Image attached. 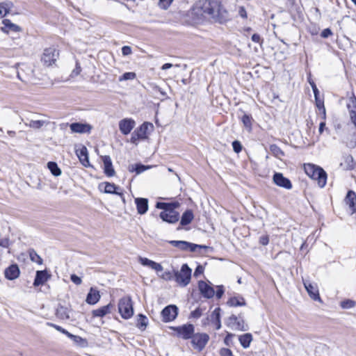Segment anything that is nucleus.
I'll list each match as a JSON object with an SVG mask.
<instances>
[{"instance_id":"6e6d98bb","label":"nucleus","mask_w":356,"mask_h":356,"mask_svg":"<svg viewBox=\"0 0 356 356\" xmlns=\"http://www.w3.org/2000/svg\"><path fill=\"white\" fill-rule=\"evenodd\" d=\"M332 35V32L331 29L329 28L325 29L321 32V37L323 38H327Z\"/></svg>"},{"instance_id":"f704fd0d","label":"nucleus","mask_w":356,"mask_h":356,"mask_svg":"<svg viewBox=\"0 0 356 356\" xmlns=\"http://www.w3.org/2000/svg\"><path fill=\"white\" fill-rule=\"evenodd\" d=\"M13 6V3L10 1L2 2L0 3V17L6 16Z\"/></svg>"},{"instance_id":"864d4df0","label":"nucleus","mask_w":356,"mask_h":356,"mask_svg":"<svg viewBox=\"0 0 356 356\" xmlns=\"http://www.w3.org/2000/svg\"><path fill=\"white\" fill-rule=\"evenodd\" d=\"M81 66H80L79 63L76 61V67L72 70L71 76H76L79 75L81 73Z\"/></svg>"},{"instance_id":"20e7f679","label":"nucleus","mask_w":356,"mask_h":356,"mask_svg":"<svg viewBox=\"0 0 356 356\" xmlns=\"http://www.w3.org/2000/svg\"><path fill=\"white\" fill-rule=\"evenodd\" d=\"M191 272L188 264H184L180 270H174L175 280L180 286L185 287L190 283Z\"/></svg>"},{"instance_id":"9b49d317","label":"nucleus","mask_w":356,"mask_h":356,"mask_svg":"<svg viewBox=\"0 0 356 356\" xmlns=\"http://www.w3.org/2000/svg\"><path fill=\"white\" fill-rule=\"evenodd\" d=\"M226 325L236 330L245 331L248 330V326L245 325L243 320L238 319L237 316L234 314L227 318Z\"/></svg>"},{"instance_id":"dca6fc26","label":"nucleus","mask_w":356,"mask_h":356,"mask_svg":"<svg viewBox=\"0 0 356 356\" xmlns=\"http://www.w3.org/2000/svg\"><path fill=\"white\" fill-rule=\"evenodd\" d=\"M135 121L131 118H125L120 121L119 129L124 135L129 134L135 127Z\"/></svg>"},{"instance_id":"c756f323","label":"nucleus","mask_w":356,"mask_h":356,"mask_svg":"<svg viewBox=\"0 0 356 356\" xmlns=\"http://www.w3.org/2000/svg\"><path fill=\"white\" fill-rule=\"evenodd\" d=\"M49 124V122L47 120H31L29 121V123H25V125L26 127H29L30 128L34 129H40L41 127H42L44 125H47Z\"/></svg>"},{"instance_id":"4be33fe9","label":"nucleus","mask_w":356,"mask_h":356,"mask_svg":"<svg viewBox=\"0 0 356 356\" xmlns=\"http://www.w3.org/2000/svg\"><path fill=\"white\" fill-rule=\"evenodd\" d=\"M137 211L139 214H145L148 210V200L143 197H137L135 199Z\"/></svg>"},{"instance_id":"c9c22d12","label":"nucleus","mask_w":356,"mask_h":356,"mask_svg":"<svg viewBox=\"0 0 356 356\" xmlns=\"http://www.w3.org/2000/svg\"><path fill=\"white\" fill-rule=\"evenodd\" d=\"M227 305L230 307L243 306L245 305V302L243 298L233 297L227 301Z\"/></svg>"},{"instance_id":"a878e982","label":"nucleus","mask_w":356,"mask_h":356,"mask_svg":"<svg viewBox=\"0 0 356 356\" xmlns=\"http://www.w3.org/2000/svg\"><path fill=\"white\" fill-rule=\"evenodd\" d=\"M139 261L143 266H149L157 272L163 270V266L160 264L152 261L147 258L139 257Z\"/></svg>"},{"instance_id":"5701e85b","label":"nucleus","mask_w":356,"mask_h":356,"mask_svg":"<svg viewBox=\"0 0 356 356\" xmlns=\"http://www.w3.org/2000/svg\"><path fill=\"white\" fill-rule=\"evenodd\" d=\"M100 298L99 291L97 289L91 287L87 295L86 301L89 305H95L99 302Z\"/></svg>"},{"instance_id":"412c9836","label":"nucleus","mask_w":356,"mask_h":356,"mask_svg":"<svg viewBox=\"0 0 356 356\" xmlns=\"http://www.w3.org/2000/svg\"><path fill=\"white\" fill-rule=\"evenodd\" d=\"M102 161L104 163V171L106 176L113 177L115 175V170L113 167L112 161L109 156H102Z\"/></svg>"},{"instance_id":"aec40b11","label":"nucleus","mask_w":356,"mask_h":356,"mask_svg":"<svg viewBox=\"0 0 356 356\" xmlns=\"http://www.w3.org/2000/svg\"><path fill=\"white\" fill-rule=\"evenodd\" d=\"M20 271L17 264H12L6 268L4 274L6 278L10 280H13L17 278L19 275Z\"/></svg>"},{"instance_id":"5fc2aeb1","label":"nucleus","mask_w":356,"mask_h":356,"mask_svg":"<svg viewBox=\"0 0 356 356\" xmlns=\"http://www.w3.org/2000/svg\"><path fill=\"white\" fill-rule=\"evenodd\" d=\"M309 84L311 85V86L312 88L315 99H316V100H317V96H318V90L317 88V86L315 84V83L314 81H311L309 79Z\"/></svg>"},{"instance_id":"4c0bfd02","label":"nucleus","mask_w":356,"mask_h":356,"mask_svg":"<svg viewBox=\"0 0 356 356\" xmlns=\"http://www.w3.org/2000/svg\"><path fill=\"white\" fill-rule=\"evenodd\" d=\"M47 166L53 175L56 176V177L60 175L61 170L58 168L56 163L50 161L47 163Z\"/></svg>"},{"instance_id":"ddd939ff","label":"nucleus","mask_w":356,"mask_h":356,"mask_svg":"<svg viewBox=\"0 0 356 356\" xmlns=\"http://www.w3.org/2000/svg\"><path fill=\"white\" fill-rule=\"evenodd\" d=\"M70 127L72 133L77 134H90L92 129V127L90 124L81 122L72 123Z\"/></svg>"},{"instance_id":"423d86ee","label":"nucleus","mask_w":356,"mask_h":356,"mask_svg":"<svg viewBox=\"0 0 356 356\" xmlns=\"http://www.w3.org/2000/svg\"><path fill=\"white\" fill-rule=\"evenodd\" d=\"M59 58V51L54 47L44 49L41 56V61L44 65L49 67L53 65Z\"/></svg>"},{"instance_id":"2eb2a0df","label":"nucleus","mask_w":356,"mask_h":356,"mask_svg":"<svg viewBox=\"0 0 356 356\" xmlns=\"http://www.w3.org/2000/svg\"><path fill=\"white\" fill-rule=\"evenodd\" d=\"M346 106L350 120L356 129V97L355 96L349 98Z\"/></svg>"},{"instance_id":"7c9ffc66","label":"nucleus","mask_w":356,"mask_h":356,"mask_svg":"<svg viewBox=\"0 0 356 356\" xmlns=\"http://www.w3.org/2000/svg\"><path fill=\"white\" fill-rule=\"evenodd\" d=\"M149 127L152 128V124L149 122H144L135 131L138 133V136L141 137V139H145L147 138Z\"/></svg>"},{"instance_id":"0e129e2a","label":"nucleus","mask_w":356,"mask_h":356,"mask_svg":"<svg viewBox=\"0 0 356 356\" xmlns=\"http://www.w3.org/2000/svg\"><path fill=\"white\" fill-rule=\"evenodd\" d=\"M223 293H224V289H223L222 286H218V289H217V291L216 292V298L218 299L221 298V297L222 296Z\"/></svg>"},{"instance_id":"473e14b6","label":"nucleus","mask_w":356,"mask_h":356,"mask_svg":"<svg viewBox=\"0 0 356 356\" xmlns=\"http://www.w3.org/2000/svg\"><path fill=\"white\" fill-rule=\"evenodd\" d=\"M56 315L58 318L61 320H67L70 318L67 308L62 305H59L56 309Z\"/></svg>"},{"instance_id":"ea45409f","label":"nucleus","mask_w":356,"mask_h":356,"mask_svg":"<svg viewBox=\"0 0 356 356\" xmlns=\"http://www.w3.org/2000/svg\"><path fill=\"white\" fill-rule=\"evenodd\" d=\"M270 150L273 154V155L278 159H280L284 155L283 151L275 144L271 145L270 146Z\"/></svg>"},{"instance_id":"58836bf2","label":"nucleus","mask_w":356,"mask_h":356,"mask_svg":"<svg viewBox=\"0 0 356 356\" xmlns=\"http://www.w3.org/2000/svg\"><path fill=\"white\" fill-rule=\"evenodd\" d=\"M147 318L143 314H138L137 316V327L144 330L147 325Z\"/></svg>"},{"instance_id":"3c124183","label":"nucleus","mask_w":356,"mask_h":356,"mask_svg":"<svg viewBox=\"0 0 356 356\" xmlns=\"http://www.w3.org/2000/svg\"><path fill=\"white\" fill-rule=\"evenodd\" d=\"M71 281L76 285H80L82 283L81 278L75 274H72L70 276Z\"/></svg>"},{"instance_id":"bb28decb","label":"nucleus","mask_w":356,"mask_h":356,"mask_svg":"<svg viewBox=\"0 0 356 356\" xmlns=\"http://www.w3.org/2000/svg\"><path fill=\"white\" fill-rule=\"evenodd\" d=\"M113 307L111 303L108 304L107 305L103 306L100 308L95 309L92 312V314L93 317H103L108 314H110L111 312V309Z\"/></svg>"},{"instance_id":"2f4dec72","label":"nucleus","mask_w":356,"mask_h":356,"mask_svg":"<svg viewBox=\"0 0 356 356\" xmlns=\"http://www.w3.org/2000/svg\"><path fill=\"white\" fill-rule=\"evenodd\" d=\"M193 217V211L191 210H186L181 216L180 224L182 226L190 224Z\"/></svg>"},{"instance_id":"f03ea898","label":"nucleus","mask_w":356,"mask_h":356,"mask_svg":"<svg viewBox=\"0 0 356 356\" xmlns=\"http://www.w3.org/2000/svg\"><path fill=\"white\" fill-rule=\"evenodd\" d=\"M179 207V203L177 202H157L156 207L157 209H163L159 214L160 218L165 222L168 223H175L179 220V213L175 210Z\"/></svg>"},{"instance_id":"f257e3e1","label":"nucleus","mask_w":356,"mask_h":356,"mask_svg":"<svg viewBox=\"0 0 356 356\" xmlns=\"http://www.w3.org/2000/svg\"><path fill=\"white\" fill-rule=\"evenodd\" d=\"M195 9L217 20L222 18L226 13L219 0H199L195 3Z\"/></svg>"},{"instance_id":"7ed1b4c3","label":"nucleus","mask_w":356,"mask_h":356,"mask_svg":"<svg viewBox=\"0 0 356 356\" xmlns=\"http://www.w3.org/2000/svg\"><path fill=\"white\" fill-rule=\"evenodd\" d=\"M305 171L306 174L312 179L316 180L320 187L325 186L327 181V173L321 167L314 164L308 163L305 165Z\"/></svg>"},{"instance_id":"c03bdc74","label":"nucleus","mask_w":356,"mask_h":356,"mask_svg":"<svg viewBox=\"0 0 356 356\" xmlns=\"http://www.w3.org/2000/svg\"><path fill=\"white\" fill-rule=\"evenodd\" d=\"M242 122L244 126L249 130L252 128V117L249 115L245 114L242 117Z\"/></svg>"},{"instance_id":"603ef678","label":"nucleus","mask_w":356,"mask_h":356,"mask_svg":"<svg viewBox=\"0 0 356 356\" xmlns=\"http://www.w3.org/2000/svg\"><path fill=\"white\" fill-rule=\"evenodd\" d=\"M202 311L200 308H197L191 313V317L194 318H198L202 316Z\"/></svg>"},{"instance_id":"1a4fd4ad","label":"nucleus","mask_w":356,"mask_h":356,"mask_svg":"<svg viewBox=\"0 0 356 356\" xmlns=\"http://www.w3.org/2000/svg\"><path fill=\"white\" fill-rule=\"evenodd\" d=\"M169 243L181 250H189L191 252H196L197 249L207 248V246L197 245L185 241H170Z\"/></svg>"},{"instance_id":"338daca9","label":"nucleus","mask_w":356,"mask_h":356,"mask_svg":"<svg viewBox=\"0 0 356 356\" xmlns=\"http://www.w3.org/2000/svg\"><path fill=\"white\" fill-rule=\"evenodd\" d=\"M316 106L318 108L319 110L323 109V113L325 114V109L324 107L323 102L321 100H319L318 98H317V100H316Z\"/></svg>"},{"instance_id":"9d476101","label":"nucleus","mask_w":356,"mask_h":356,"mask_svg":"<svg viewBox=\"0 0 356 356\" xmlns=\"http://www.w3.org/2000/svg\"><path fill=\"white\" fill-rule=\"evenodd\" d=\"M177 314V307L173 305H168L161 312L162 320L164 322H170L176 318Z\"/></svg>"},{"instance_id":"6ab92c4d","label":"nucleus","mask_w":356,"mask_h":356,"mask_svg":"<svg viewBox=\"0 0 356 356\" xmlns=\"http://www.w3.org/2000/svg\"><path fill=\"white\" fill-rule=\"evenodd\" d=\"M198 289L201 294L206 298H211L215 294L213 289L204 281L198 282Z\"/></svg>"},{"instance_id":"13d9d810","label":"nucleus","mask_w":356,"mask_h":356,"mask_svg":"<svg viewBox=\"0 0 356 356\" xmlns=\"http://www.w3.org/2000/svg\"><path fill=\"white\" fill-rule=\"evenodd\" d=\"M139 139H141V137L138 136V133H136V131H134L131 134V142L132 143L136 144V143H137V142Z\"/></svg>"},{"instance_id":"4468645a","label":"nucleus","mask_w":356,"mask_h":356,"mask_svg":"<svg viewBox=\"0 0 356 356\" xmlns=\"http://www.w3.org/2000/svg\"><path fill=\"white\" fill-rule=\"evenodd\" d=\"M305 288L308 293L309 297L315 300L321 302V298L319 296L318 289L316 284H313L308 281H304Z\"/></svg>"},{"instance_id":"8fccbe9b","label":"nucleus","mask_w":356,"mask_h":356,"mask_svg":"<svg viewBox=\"0 0 356 356\" xmlns=\"http://www.w3.org/2000/svg\"><path fill=\"white\" fill-rule=\"evenodd\" d=\"M232 147L236 153H239L242 150V145L238 140H234L232 142Z\"/></svg>"},{"instance_id":"f3484780","label":"nucleus","mask_w":356,"mask_h":356,"mask_svg":"<svg viewBox=\"0 0 356 356\" xmlns=\"http://www.w3.org/2000/svg\"><path fill=\"white\" fill-rule=\"evenodd\" d=\"M102 186H104V192L105 193L118 195L122 197L123 202L125 201L123 193L122 192L118 191V190L120 189L119 186H117L114 184L109 182H104L100 184L99 186L100 189L102 188Z\"/></svg>"},{"instance_id":"37998d69","label":"nucleus","mask_w":356,"mask_h":356,"mask_svg":"<svg viewBox=\"0 0 356 356\" xmlns=\"http://www.w3.org/2000/svg\"><path fill=\"white\" fill-rule=\"evenodd\" d=\"M136 74L135 72H125L122 74V76H120L119 81H127V80H134L136 79Z\"/></svg>"},{"instance_id":"cd10ccee","label":"nucleus","mask_w":356,"mask_h":356,"mask_svg":"<svg viewBox=\"0 0 356 356\" xmlns=\"http://www.w3.org/2000/svg\"><path fill=\"white\" fill-rule=\"evenodd\" d=\"M345 202L349 206L353 212L356 210V193L353 191H349L346 196Z\"/></svg>"},{"instance_id":"72a5a7b5","label":"nucleus","mask_w":356,"mask_h":356,"mask_svg":"<svg viewBox=\"0 0 356 356\" xmlns=\"http://www.w3.org/2000/svg\"><path fill=\"white\" fill-rule=\"evenodd\" d=\"M238 340L241 345L244 348H248L250 346L251 341H252V337L251 334L246 333L240 336Z\"/></svg>"},{"instance_id":"a18cd8bd","label":"nucleus","mask_w":356,"mask_h":356,"mask_svg":"<svg viewBox=\"0 0 356 356\" xmlns=\"http://www.w3.org/2000/svg\"><path fill=\"white\" fill-rule=\"evenodd\" d=\"M211 320L213 321H218L220 320V308H216L211 314Z\"/></svg>"},{"instance_id":"39448f33","label":"nucleus","mask_w":356,"mask_h":356,"mask_svg":"<svg viewBox=\"0 0 356 356\" xmlns=\"http://www.w3.org/2000/svg\"><path fill=\"white\" fill-rule=\"evenodd\" d=\"M118 312L122 318L124 319H129L133 316L134 309L130 297L127 296L120 299L118 302Z\"/></svg>"},{"instance_id":"393cba45","label":"nucleus","mask_w":356,"mask_h":356,"mask_svg":"<svg viewBox=\"0 0 356 356\" xmlns=\"http://www.w3.org/2000/svg\"><path fill=\"white\" fill-rule=\"evenodd\" d=\"M341 167L345 170H353L355 166L353 157L350 154L343 156V161L340 163Z\"/></svg>"},{"instance_id":"0eeeda50","label":"nucleus","mask_w":356,"mask_h":356,"mask_svg":"<svg viewBox=\"0 0 356 356\" xmlns=\"http://www.w3.org/2000/svg\"><path fill=\"white\" fill-rule=\"evenodd\" d=\"M176 332L177 337L184 340L191 339L195 333V327L193 324L187 323L181 326L171 327Z\"/></svg>"},{"instance_id":"680f3d73","label":"nucleus","mask_w":356,"mask_h":356,"mask_svg":"<svg viewBox=\"0 0 356 356\" xmlns=\"http://www.w3.org/2000/svg\"><path fill=\"white\" fill-rule=\"evenodd\" d=\"M10 245V240L8 238H4L0 240V246L3 248H8Z\"/></svg>"},{"instance_id":"e2e57ef3","label":"nucleus","mask_w":356,"mask_h":356,"mask_svg":"<svg viewBox=\"0 0 356 356\" xmlns=\"http://www.w3.org/2000/svg\"><path fill=\"white\" fill-rule=\"evenodd\" d=\"M238 15L242 17V18H247V12H246V10L245 8L243 7V6H240L239 8H238Z\"/></svg>"},{"instance_id":"49530a36","label":"nucleus","mask_w":356,"mask_h":356,"mask_svg":"<svg viewBox=\"0 0 356 356\" xmlns=\"http://www.w3.org/2000/svg\"><path fill=\"white\" fill-rule=\"evenodd\" d=\"M355 306V302L351 300H346L341 302L343 309H350Z\"/></svg>"},{"instance_id":"bf43d9fd","label":"nucleus","mask_w":356,"mask_h":356,"mask_svg":"<svg viewBox=\"0 0 356 356\" xmlns=\"http://www.w3.org/2000/svg\"><path fill=\"white\" fill-rule=\"evenodd\" d=\"M122 54L123 56H128L131 54V48L129 46H124L122 48Z\"/></svg>"},{"instance_id":"e433bc0d","label":"nucleus","mask_w":356,"mask_h":356,"mask_svg":"<svg viewBox=\"0 0 356 356\" xmlns=\"http://www.w3.org/2000/svg\"><path fill=\"white\" fill-rule=\"evenodd\" d=\"M151 168L150 165H144L143 164H136L129 167V171H135L137 175L140 174Z\"/></svg>"},{"instance_id":"052dcab7","label":"nucleus","mask_w":356,"mask_h":356,"mask_svg":"<svg viewBox=\"0 0 356 356\" xmlns=\"http://www.w3.org/2000/svg\"><path fill=\"white\" fill-rule=\"evenodd\" d=\"M204 272V268L201 265H198L195 270V272H194V276L195 277H197L199 276L200 275L202 274Z\"/></svg>"},{"instance_id":"b1692460","label":"nucleus","mask_w":356,"mask_h":356,"mask_svg":"<svg viewBox=\"0 0 356 356\" xmlns=\"http://www.w3.org/2000/svg\"><path fill=\"white\" fill-rule=\"evenodd\" d=\"M76 153L83 165L85 167L90 166L88 150L85 146H83L80 149H77Z\"/></svg>"},{"instance_id":"a19ab883","label":"nucleus","mask_w":356,"mask_h":356,"mask_svg":"<svg viewBox=\"0 0 356 356\" xmlns=\"http://www.w3.org/2000/svg\"><path fill=\"white\" fill-rule=\"evenodd\" d=\"M29 257L33 262H35L38 264H42V259L38 254V253L33 249L29 250Z\"/></svg>"},{"instance_id":"79ce46f5","label":"nucleus","mask_w":356,"mask_h":356,"mask_svg":"<svg viewBox=\"0 0 356 356\" xmlns=\"http://www.w3.org/2000/svg\"><path fill=\"white\" fill-rule=\"evenodd\" d=\"M54 328L62 332L63 334H65V335H67L69 338L70 339H74L75 341H77V339H81V338L80 337H77V336H75L71 333H70L68 331H67L66 330H65L64 328H63L62 327L58 325V326H54Z\"/></svg>"},{"instance_id":"de8ad7c7","label":"nucleus","mask_w":356,"mask_h":356,"mask_svg":"<svg viewBox=\"0 0 356 356\" xmlns=\"http://www.w3.org/2000/svg\"><path fill=\"white\" fill-rule=\"evenodd\" d=\"M173 0H159V6L162 9L166 10L170 6Z\"/></svg>"},{"instance_id":"c85d7f7f","label":"nucleus","mask_w":356,"mask_h":356,"mask_svg":"<svg viewBox=\"0 0 356 356\" xmlns=\"http://www.w3.org/2000/svg\"><path fill=\"white\" fill-rule=\"evenodd\" d=\"M48 280V275L46 270H38L36 272L33 285L35 286L43 285Z\"/></svg>"},{"instance_id":"4d7b16f0","label":"nucleus","mask_w":356,"mask_h":356,"mask_svg":"<svg viewBox=\"0 0 356 356\" xmlns=\"http://www.w3.org/2000/svg\"><path fill=\"white\" fill-rule=\"evenodd\" d=\"M251 39L253 42L259 43L260 44H261L263 42V39H261V36L257 33L253 34Z\"/></svg>"},{"instance_id":"a211bd4d","label":"nucleus","mask_w":356,"mask_h":356,"mask_svg":"<svg viewBox=\"0 0 356 356\" xmlns=\"http://www.w3.org/2000/svg\"><path fill=\"white\" fill-rule=\"evenodd\" d=\"M2 24H3V26L1 27V31L5 33L8 34L10 32L17 33L22 31V28L19 26L13 23L8 19H4L2 21Z\"/></svg>"},{"instance_id":"69168bd1","label":"nucleus","mask_w":356,"mask_h":356,"mask_svg":"<svg viewBox=\"0 0 356 356\" xmlns=\"http://www.w3.org/2000/svg\"><path fill=\"white\" fill-rule=\"evenodd\" d=\"M163 278L167 280H171L172 279H175L174 273L172 274L171 272L168 271L165 272V273L163 275Z\"/></svg>"},{"instance_id":"09e8293b","label":"nucleus","mask_w":356,"mask_h":356,"mask_svg":"<svg viewBox=\"0 0 356 356\" xmlns=\"http://www.w3.org/2000/svg\"><path fill=\"white\" fill-rule=\"evenodd\" d=\"M220 356H234L232 351L227 348H222L219 352Z\"/></svg>"},{"instance_id":"6e6552de","label":"nucleus","mask_w":356,"mask_h":356,"mask_svg":"<svg viewBox=\"0 0 356 356\" xmlns=\"http://www.w3.org/2000/svg\"><path fill=\"white\" fill-rule=\"evenodd\" d=\"M209 340V336L207 333H196L191 338V344L194 349L198 351L202 350Z\"/></svg>"},{"instance_id":"774afa93","label":"nucleus","mask_w":356,"mask_h":356,"mask_svg":"<svg viewBox=\"0 0 356 356\" xmlns=\"http://www.w3.org/2000/svg\"><path fill=\"white\" fill-rule=\"evenodd\" d=\"M259 241L260 243L262 244L263 245H266L269 242V239L267 236H264L260 238Z\"/></svg>"},{"instance_id":"f8f14e48","label":"nucleus","mask_w":356,"mask_h":356,"mask_svg":"<svg viewBox=\"0 0 356 356\" xmlns=\"http://www.w3.org/2000/svg\"><path fill=\"white\" fill-rule=\"evenodd\" d=\"M274 183L286 189H291L292 188V184L291 181L283 176V175L280 172H275L273 177Z\"/></svg>"}]
</instances>
